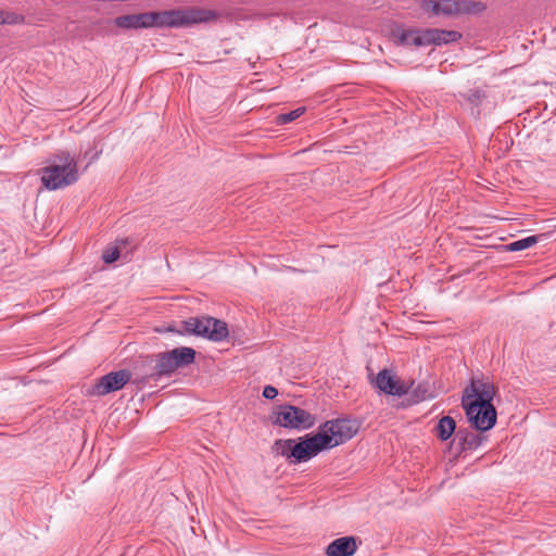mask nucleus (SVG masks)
I'll return each mask as SVG.
<instances>
[{
	"label": "nucleus",
	"instance_id": "f257e3e1",
	"mask_svg": "<svg viewBox=\"0 0 556 556\" xmlns=\"http://www.w3.org/2000/svg\"><path fill=\"white\" fill-rule=\"evenodd\" d=\"M497 391L492 382L481 379H471L464 389L462 407L468 421L476 430L484 432L496 425L497 412L493 405V399Z\"/></svg>",
	"mask_w": 556,
	"mask_h": 556
},
{
	"label": "nucleus",
	"instance_id": "f03ea898",
	"mask_svg": "<svg viewBox=\"0 0 556 556\" xmlns=\"http://www.w3.org/2000/svg\"><path fill=\"white\" fill-rule=\"evenodd\" d=\"M219 17V12L202 8L147 12L148 28H181L201 23H212Z\"/></svg>",
	"mask_w": 556,
	"mask_h": 556
},
{
	"label": "nucleus",
	"instance_id": "7ed1b4c3",
	"mask_svg": "<svg viewBox=\"0 0 556 556\" xmlns=\"http://www.w3.org/2000/svg\"><path fill=\"white\" fill-rule=\"evenodd\" d=\"M197 352L189 346H179L173 350L155 354V357H149L151 365L155 362L154 369L146 376V379L160 380L163 377H170L177 369L185 368L195 361Z\"/></svg>",
	"mask_w": 556,
	"mask_h": 556
},
{
	"label": "nucleus",
	"instance_id": "20e7f679",
	"mask_svg": "<svg viewBox=\"0 0 556 556\" xmlns=\"http://www.w3.org/2000/svg\"><path fill=\"white\" fill-rule=\"evenodd\" d=\"M78 179L77 163L67 151L56 154L54 163L42 168L41 181L49 190L65 188Z\"/></svg>",
	"mask_w": 556,
	"mask_h": 556
},
{
	"label": "nucleus",
	"instance_id": "39448f33",
	"mask_svg": "<svg viewBox=\"0 0 556 556\" xmlns=\"http://www.w3.org/2000/svg\"><path fill=\"white\" fill-rule=\"evenodd\" d=\"M270 421L275 426L288 429L306 430L315 425V416L303 408L283 404L273 413Z\"/></svg>",
	"mask_w": 556,
	"mask_h": 556
},
{
	"label": "nucleus",
	"instance_id": "423d86ee",
	"mask_svg": "<svg viewBox=\"0 0 556 556\" xmlns=\"http://www.w3.org/2000/svg\"><path fill=\"white\" fill-rule=\"evenodd\" d=\"M358 428L355 420L338 418L320 425L318 433L326 440L327 450H330L351 440L357 433Z\"/></svg>",
	"mask_w": 556,
	"mask_h": 556
},
{
	"label": "nucleus",
	"instance_id": "0eeeda50",
	"mask_svg": "<svg viewBox=\"0 0 556 556\" xmlns=\"http://www.w3.org/2000/svg\"><path fill=\"white\" fill-rule=\"evenodd\" d=\"M326 450L327 442L323 435H319L318 431L300 437L298 440L293 439L292 450H290L291 464L307 462Z\"/></svg>",
	"mask_w": 556,
	"mask_h": 556
},
{
	"label": "nucleus",
	"instance_id": "6e6552de",
	"mask_svg": "<svg viewBox=\"0 0 556 556\" xmlns=\"http://www.w3.org/2000/svg\"><path fill=\"white\" fill-rule=\"evenodd\" d=\"M424 8L430 10L433 15L453 16L462 13H471L476 8L483 9L480 2H471L466 0H428L425 1Z\"/></svg>",
	"mask_w": 556,
	"mask_h": 556
},
{
	"label": "nucleus",
	"instance_id": "1a4fd4ad",
	"mask_svg": "<svg viewBox=\"0 0 556 556\" xmlns=\"http://www.w3.org/2000/svg\"><path fill=\"white\" fill-rule=\"evenodd\" d=\"M414 386V381L406 382L395 377L390 369H382L378 372L375 387L380 392L392 396H404Z\"/></svg>",
	"mask_w": 556,
	"mask_h": 556
},
{
	"label": "nucleus",
	"instance_id": "9d476101",
	"mask_svg": "<svg viewBox=\"0 0 556 556\" xmlns=\"http://www.w3.org/2000/svg\"><path fill=\"white\" fill-rule=\"evenodd\" d=\"M130 378L131 374L127 369L111 371L98 380L93 386V393L97 395H105L118 391L127 384Z\"/></svg>",
	"mask_w": 556,
	"mask_h": 556
},
{
	"label": "nucleus",
	"instance_id": "9b49d317",
	"mask_svg": "<svg viewBox=\"0 0 556 556\" xmlns=\"http://www.w3.org/2000/svg\"><path fill=\"white\" fill-rule=\"evenodd\" d=\"M229 336L228 326L224 320L204 316V325L202 327V338L214 342H222Z\"/></svg>",
	"mask_w": 556,
	"mask_h": 556
},
{
	"label": "nucleus",
	"instance_id": "f8f14e48",
	"mask_svg": "<svg viewBox=\"0 0 556 556\" xmlns=\"http://www.w3.org/2000/svg\"><path fill=\"white\" fill-rule=\"evenodd\" d=\"M485 437L475 433L467 428H458L453 443L456 444L458 453L475 451L482 445Z\"/></svg>",
	"mask_w": 556,
	"mask_h": 556
},
{
	"label": "nucleus",
	"instance_id": "ddd939ff",
	"mask_svg": "<svg viewBox=\"0 0 556 556\" xmlns=\"http://www.w3.org/2000/svg\"><path fill=\"white\" fill-rule=\"evenodd\" d=\"M462 38V34L456 30H445L438 28L425 29V41L426 46L435 45L442 46L451 42H455Z\"/></svg>",
	"mask_w": 556,
	"mask_h": 556
},
{
	"label": "nucleus",
	"instance_id": "4468645a",
	"mask_svg": "<svg viewBox=\"0 0 556 556\" xmlns=\"http://www.w3.org/2000/svg\"><path fill=\"white\" fill-rule=\"evenodd\" d=\"M357 549L354 536H342L333 540L326 548L327 556H352Z\"/></svg>",
	"mask_w": 556,
	"mask_h": 556
},
{
	"label": "nucleus",
	"instance_id": "2eb2a0df",
	"mask_svg": "<svg viewBox=\"0 0 556 556\" xmlns=\"http://www.w3.org/2000/svg\"><path fill=\"white\" fill-rule=\"evenodd\" d=\"M396 42L401 46H415L422 47L426 46L425 41V29H395L392 33Z\"/></svg>",
	"mask_w": 556,
	"mask_h": 556
},
{
	"label": "nucleus",
	"instance_id": "dca6fc26",
	"mask_svg": "<svg viewBox=\"0 0 556 556\" xmlns=\"http://www.w3.org/2000/svg\"><path fill=\"white\" fill-rule=\"evenodd\" d=\"M114 24L123 29L148 28L147 12L117 16Z\"/></svg>",
	"mask_w": 556,
	"mask_h": 556
},
{
	"label": "nucleus",
	"instance_id": "f3484780",
	"mask_svg": "<svg viewBox=\"0 0 556 556\" xmlns=\"http://www.w3.org/2000/svg\"><path fill=\"white\" fill-rule=\"evenodd\" d=\"M406 396L407 397L401 403V405H399V407H409L433 397L427 383H418L415 388L412 387Z\"/></svg>",
	"mask_w": 556,
	"mask_h": 556
},
{
	"label": "nucleus",
	"instance_id": "a211bd4d",
	"mask_svg": "<svg viewBox=\"0 0 556 556\" xmlns=\"http://www.w3.org/2000/svg\"><path fill=\"white\" fill-rule=\"evenodd\" d=\"M456 421L451 416H443L439 419L434 433L437 438L443 442L447 441L452 438V435L457 432Z\"/></svg>",
	"mask_w": 556,
	"mask_h": 556
},
{
	"label": "nucleus",
	"instance_id": "6ab92c4d",
	"mask_svg": "<svg viewBox=\"0 0 556 556\" xmlns=\"http://www.w3.org/2000/svg\"><path fill=\"white\" fill-rule=\"evenodd\" d=\"M204 325V316L190 317L181 323V329L175 330L173 327H168V331L177 332L178 334H194L198 337L202 336V327Z\"/></svg>",
	"mask_w": 556,
	"mask_h": 556
},
{
	"label": "nucleus",
	"instance_id": "aec40b11",
	"mask_svg": "<svg viewBox=\"0 0 556 556\" xmlns=\"http://www.w3.org/2000/svg\"><path fill=\"white\" fill-rule=\"evenodd\" d=\"M149 357H155V354L141 357V359L136 363L135 369L141 371L140 376L136 379V381L139 383H150L151 381H157L150 378L146 379V376L150 374L155 366V362H153L151 365L147 362Z\"/></svg>",
	"mask_w": 556,
	"mask_h": 556
},
{
	"label": "nucleus",
	"instance_id": "412c9836",
	"mask_svg": "<svg viewBox=\"0 0 556 556\" xmlns=\"http://www.w3.org/2000/svg\"><path fill=\"white\" fill-rule=\"evenodd\" d=\"M127 244V239L117 240L115 245L108 247L102 254V260L106 264H112L121 257L122 249Z\"/></svg>",
	"mask_w": 556,
	"mask_h": 556
},
{
	"label": "nucleus",
	"instance_id": "4be33fe9",
	"mask_svg": "<svg viewBox=\"0 0 556 556\" xmlns=\"http://www.w3.org/2000/svg\"><path fill=\"white\" fill-rule=\"evenodd\" d=\"M293 439H278L274 442L271 450L276 455L286 457L290 462L292 460V456L290 455V450H292Z\"/></svg>",
	"mask_w": 556,
	"mask_h": 556
},
{
	"label": "nucleus",
	"instance_id": "5701e85b",
	"mask_svg": "<svg viewBox=\"0 0 556 556\" xmlns=\"http://www.w3.org/2000/svg\"><path fill=\"white\" fill-rule=\"evenodd\" d=\"M25 23V16L9 10H0V25H21Z\"/></svg>",
	"mask_w": 556,
	"mask_h": 556
},
{
	"label": "nucleus",
	"instance_id": "b1692460",
	"mask_svg": "<svg viewBox=\"0 0 556 556\" xmlns=\"http://www.w3.org/2000/svg\"><path fill=\"white\" fill-rule=\"evenodd\" d=\"M538 242H539L538 236H529V237L516 240L514 242H510L507 245V250L511 251V252L522 251V250L531 248L532 245H534Z\"/></svg>",
	"mask_w": 556,
	"mask_h": 556
},
{
	"label": "nucleus",
	"instance_id": "393cba45",
	"mask_svg": "<svg viewBox=\"0 0 556 556\" xmlns=\"http://www.w3.org/2000/svg\"><path fill=\"white\" fill-rule=\"evenodd\" d=\"M472 108L478 109L485 99V92L481 89H469L460 94Z\"/></svg>",
	"mask_w": 556,
	"mask_h": 556
},
{
	"label": "nucleus",
	"instance_id": "a878e982",
	"mask_svg": "<svg viewBox=\"0 0 556 556\" xmlns=\"http://www.w3.org/2000/svg\"><path fill=\"white\" fill-rule=\"evenodd\" d=\"M304 111H305L304 108H298L288 113L280 114L277 117V123L279 125H285V124L291 123V122L295 121L296 118H299L304 113Z\"/></svg>",
	"mask_w": 556,
	"mask_h": 556
},
{
	"label": "nucleus",
	"instance_id": "bb28decb",
	"mask_svg": "<svg viewBox=\"0 0 556 556\" xmlns=\"http://www.w3.org/2000/svg\"><path fill=\"white\" fill-rule=\"evenodd\" d=\"M278 395V390L273 386H266L263 389V396L267 400H274Z\"/></svg>",
	"mask_w": 556,
	"mask_h": 556
},
{
	"label": "nucleus",
	"instance_id": "cd10ccee",
	"mask_svg": "<svg viewBox=\"0 0 556 556\" xmlns=\"http://www.w3.org/2000/svg\"><path fill=\"white\" fill-rule=\"evenodd\" d=\"M101 153H102V150L94 151V152H92V151H86V152H85V157H88V156H89V163H88V165H89V164H91L92 162H94V161L99 157V155H100Z\"/></svg>",
	"mask_w": 556,
	"mask_h": 556
}]
</instances>
